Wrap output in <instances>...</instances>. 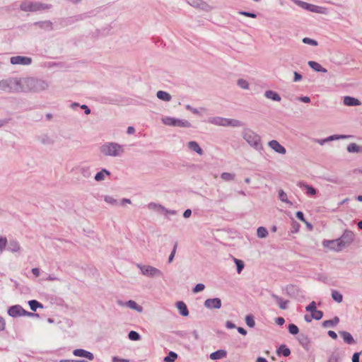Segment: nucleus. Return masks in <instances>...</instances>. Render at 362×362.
Returning a JSON list of instances; mask_svg holds the SVG:
<instances>
[{"label":"nucleus","instance_id":"8fccbe9b","mask_svg":"<svg viewBox=\"0 0 362 362\" xmlns=\"http://www.w3.org/2000/svg\"><path fill=\"white\" fill-rule=\"evenodd\" d=\"M237 84L239 87H240L243 89L247 90L249 88V83L245 79L239 78L237 81Z\"/></svg>","mask_w":362,"mask_h":362},{"label":"nucleus","instance_id":"20e7f679","mask_svg":"<svg viewBox=\"0 0 362 362\" xmlns=\"http://www.w3.org/2000/svg\"><path fill=\"white\" fill-rule=\"evenodd\" d=\"M100 152L106 156H119L123 153L122 146L114 142H107L100 146Z\"/></svg>","mask_w":362,"mask_h":362},{"label":"nucleus","instance_id":"6e6552de","mask_svg":"<svg viewBox=\"0 0 362 362\" xmlns=\"http://www.w3.org/2000/svg\"><path fill=\"white\" fill-rule=\"evenodd\" d=\"M355 235L353 231L346 229L343 234L338 238L339 250H343L344 247L349 246L354 240Z\"/></svg>","mask_w":362,"mask_h":362},{"label":"nucleus","instance_id":"c756f323","mask_svg":"<svg viewBox=\"0 0 362 362\" xmlns=\"http://www.w3.org/2000/svg\"><path fill=\"white\" fill-rule=\"evenodd\" d=\"M227 351L224 349H218L210 354V358L211 360H218L226 357Z\"/></svg>","mask_w":362,"mask_h":362},{"label":"nucleus","instance_id":"412c9836","mask_svg":"<svg viewBox=\"0 0 362 362\" xmlns=\"http://www.w3.org/2000/svg\"><path fill=\"white\" fill-rule=\"evenodd\" d=\"M343 103L346 106H358L361 104L358 99L349 95L344 97Z\"/></svg>","mask_w":362,"mask_h":362},{"label":"nucleus","instance_id":"774afa93","mask_svg":"<svg viewBox=\"0 0 362 362\" xmlns=\"http://www.w3.org/2000/svg\"><path fill=\"white\" fill-rule=\"evenodd\" d=\"M59 362H88L85 359H79V360H69V359H63L60 360Z\"/></svg>","mask_w":362,"mask_h":362},{"label":"nucleus","instance_id":"aec40b11","mask_svg":"<svg viewBox=\"0 0 362 362\" xmlns=\"http://www.w3.org/2000/svg\"><path fill=\"white\" fill-rule=\"evenodd\" d=\"M297 340L304 349L308 351L310 349V340L308 335L300 333L297 337Z\"/></svg>","mask_w":362,"mask_h":362},{"label":"nucleus","instance_id":"dca6fc26","mask_svg":"<svg viewBox=\"0 0 362 362\" xmlns=\"http://www.w3.org/2000/svg\"><path fill=\"white\" fill-rule=\"evenodd\" d=\"M268 145L276 153L279 154H285L286 153V148L276 140H272L269 141Z\"/></svg>","mask_w":362,"mask_h":362},{"label":"nucleus","instance_id":"f704fd0d","mask_svg":"<svg viewBox=\"0 0 362 362\" xmlns=\"http://www.w3.org/2000/svg\"><path fill=\"white\" fill-rule=\"evenodd\" d=\"M28 305L30 306V308L33 311H36L37 308H42L43 305L37 301V300H30L28 301Z\"/></svg>","mask_w":362,"mask_h":362},{"label":"nucleus","instance_id":"f8f14e48","mask_svg":"<svg viewBox=\"0 0 362 362\" xmlns=\"http://www.w3.org/2000/svg\"><path fill=\"white\" fill-rule=\"evenodd\" d=\"M12 64L29 65L32 63V58L25 56H16L10 59Z\"/></svg>","mask_w":362,"mask_h":362},{"label":"nucleus","instance_id":"72a5a7b5","mask_svg":"<svg viewBox=\"0 0 362 362\" xmlns=\"http://www.w3.org/2000/svg\"><path fill=\"white\" fill-rule=\"evenodd\" d=\"M157 98L163 101L168 102L171 100L172 97L170 93L163 90H158L156 93Z\"/></svg>","mask_w":362,"mask_h":362},{"label":"nucleus","instance_id":"69168bd1","mask_svg":"<svg viewBox=\"0 0 362 362\" xmlns=\"http://www.w3.org/2000/svg\"><path fill=\"white\" fill-rule=\"evenodd\" d=\"M112 362H129V360L126 358H121L118 356H113L112 358Z\"/></svg>","mask_w":362,"mask_h":362},{"label":"nucleus","instance_id":"393cba45","mask_svg":"<svg viewBox=\"0 0 362 362\" xmlns=\"http://www.w3.org/2000/svg\"><path fill=\"white\" fill-rule=\"evenodd\" d=\"M264 96L267 98L270 99L273 101L279 102L281 100V98L279 95V94L277 92L272 90H266L264 92Z\"/></svg>","mask_w":362,"mask_h":362},{"label":"nucleus","instance_id":"49530a36","mask_svg":"<svg viewBox=\"0 0 362 362\" xmlns=\"http://www.w3.org/2000/svg\"><path fill=\"white\" fill-rule=\"evenodd\" d=\"M288 330L289 333L292 335H296L299 332V329L298 326L293 323L288 325Z\"/></svg>","mask_w":362,"mask_h":362},{"label":"nucleus","instance_id":"0eeeda50","mask_svg":"<svg viewBox=\"0 0 362 362\" xmlns=\"http://www.w3.org/2000/svg\"><path fill=\"white\" fill-rule=\"evenodd\" d=\"M137 267L139 268L141 274L151 278L163 276V273L160 269L154 267L137 264Z\"/></svg>","mask_w":362,"mask_h":362},{"label":"nucleus","instance_id":"680f3d73","mask_svg":"<svg viewBox=\"0 0 362 362\" xmlns=\"http://www.w3.org/2000/svg\"><path fill=\"white\" fill-rule=\"evenodd\" d=\"M327 362H339V357L337 354L332 353L328 358Z\"/></svg>","mask_w":362,"mask_h":362},{"label":"nucleus","instance_id":"9b49d317","mask_svg":"<svg viewBox=\"0 0 362 362\" xmlns=\"http://www.w3.org/2000/svg\"><path fill=\"white\" fill-rule=\"evenodd\" d=\"M297 6H300V8L310 11L313 13H321L322 8L314 4H311L300 0H292Z\"/></svg>","mask_w":362,"mask_h":362},{"label":"nucleus","instance_id":"052dcab7","mask_svg":"<svg viewBox=\"0 0 362 362\" xmlns=\"http://www.w3.org/2000/svg\"><path fill=\"white\" fill-rule=\"evenodd\" d=\"M238 13L240 15L245 16L246 17H250V18H255L257 17V14L255 12L241 11H239Z\"/></svg>","mask_w":362,"mask_h":362},{"label":"nucleus","instance_id":"c85d7f7f","mask_svg":"<svg viewBox=\"0 0 362 362\" xmlns=\"http://www.w3.org/2000/svg\"><path fill=\"white\" fill-rule=\"evenodd\" d=\"M308 66L314 71L317 72L327 73V70L322 67L318 62L315 61H309L308 62Z\"/></svg>","mask_w":362,"mask_h":362},{"label":"nucleus","instance_id":"603ef678","mask_svg":"<svg viewBox=\"0 0 362 362\" xmlns=\"http://www.w3.org/2000/svg\"><path fill=\"white\" fill-rule=\"evenodd\" d=\"M279 199L283 202L291 204L288 199L286 193L283 189L279 191Z\"/></svg>","mask_w":362,"mask_h":362},{"label":"nucleus","instance_id":"3c124183","mask_svg":"<svg viewBox=\"0 0 362 362\" xmlns=\"http://www.w3.org/2000/svg\"><path fill=\"white\" fill-rule=\"evenodd\" d=\"M324 313L321 310H316L315 312L311 313V317L316 320H320L322 318Z\"/></svg>","mask_w":362,"mask_h":362},{"label":"nucleus","instance_id":"e433bc0d","mask_svg":"<svg viewBox=\"0 0 362 362\" xmlns=\"http://www.w3.org/2000/svg\"><path fill=\"white\" fill-rule=\"evenodd\" d=\"M300 186L301 187H305V189H306V194L308 195L313 196V195L316 194V193H317V190L311 185H309L308 184L301 185V183H300Z\"/></svg>","mask_w":362,"mask_h":362},{"label":"nucleus","instance_id":"f03ea898","mask_svg":"<svg viewBox=\"0 0 362 362\" xmlns=\"http://www.w3.org/2000/svg\"><path fill=\"white\" fill-rule=\"evenodd\" d=\"M24 85L29 91L32 92H40L49 87L47 81L33 77L25 78L24 80Z\"/></svg>","mask_w":362,"mask_h":362},{"label":"nucleus","instance_id":"423d86ee","mask_svg":"<svg viewBox=\"0 0 362 362\" xmlns=\"http://www.w3.org/2000/svg\"><path fill=\"white\" fill-rule=\"evenodd\" d=\"M209 122L216 125L223 126V127H242L243 125V122L238 119H228L221 117H214L209 119Z\"/></svg>","mask_w":362,"mask_h":362},{"label":"nucleus","instance_id":"f257e3e1","mask_svg":"<svg viewBox=\"0 0 362 362\" xmlns=\"http://www.w3.org/2000/svg\"><path fill=\"white\" fill-rule=\"evenodd\" d=\"M243 138L256 151L261 152L264 150L261 136L250 129H245L242 132Z\"/></svg>","mask_w":362,"mask_h":362},{"label":"nucleus","instance_id":"37998d69","mask_svg":"<svg viewBox=\"0 0 362 362\" xmlns=\"http://www.w3.org/2000/svg\"><path fill=\"white\" fill-rule=\"evenodd\" d=\"M235 177V174L230 173L224 172L221 174V178L225 181L233 180Z\"/></svg>","mask_w":362,"mask_h":362},{"label":"nucleus","instance_id":"ddd939ff","mask_svg":"<svg viewBox=\"0 0 362 362\" xmlns=\"http://www.w3.org/2000/svg\"><path fill=\"white\" fill-rule=\"evenodd\" d=\"M204 305L209 309H219L221 307V300L219 298H208Z\"/></svg>","mask_w":362,"mask_h":362},{"label":"nucleus","instance_id":"5fc2aeb1","mask_svg":"<svg viewBox=\"0 0 362 362\" xmlns=\"http://www.w3.org/2000/svg\"><path fill=\"white\" fill-rule=\"evenodd\" d=\"M302 41L304 44L310 45L312 46H317L318 45V42L315 40L307 37H304Z\"/></svg>","mask_w":362,"mask_h":362},{"label":"nucleus","instance_id":"a211bd4d","mask_svg":"<svg viewBox=\"0 0 362 362\" xmlns=\"http://www.w3.org/2000/svg\"><path fill=\"white\" fill-rule=\"evenodd\" d=\"M117 304L121 306L126 305L127 307H128L132 310H136L137 312H139V313H141L143 310V308L141 305H138L133 300H129L125 303L119 300H117Z\"/></svg>","mask_w":362,"mask_h":362},{"label":"nucleus","instance_id":"5701e85b","mask_svg":"<svg viewBox=\"0 0 362 362\" xmlns=\"http://www.w3.org/2000/svg\"><path fill=\"white\" fill-rule=\"evenodd\" d=\"M176 307L178 309L180 315L183 317H187L189 315L188 308L183 301H177L176 303Z\"/></svg>","mask_w":362,"mask_h":362},{"label":"nucleus","instance_id":"6e6d98bb","mask_svg":"<svg viewBox=\"0 0 362 362\" xmlns=\"http://www.w3.org/2000/svg\"><path fill=\"white\" fill-rule=\"evenodd\" d=\"M177 242H175V244H174V246H173V248L171 251V253L170 255H169V257H168V263H171L175 257V253H176V250H177Z\"/></svg>","mask_w":362,"mask_h":362},{"label":"nucleus","instance_id":"6ab92c4d","mask_svg":"<svg viewBox=\"0 0 362 362\" xmlns=\"http://www.w3.org/2000/svg\"><path fill=\"white\" fill-rule=\"evenodd\" d=\"M187 2L190 6L204 11H209L210 8V6L202 0H187Z\"/></svg>","mask_w":362,"mask_h":362},{"label":"nucleus","instance_id":"473e14b6","mask_svg":"<svg viewBox=\"0 0 362 362\" xmlns=\"http://www.w3.org/2000/svg\"><path fill=\"white\" fill-rule=\"evenodd\" d=\"M105 175H110V172L105 168H103L100 172L95 174L94 179L97 182H100L104 180Z\"/></svg>","mask_w":362,"mask_h":362},{"label":"nucleus","instance_id":"2eb2a0df","mask_svg":"<svg viewBox=\"0 0 362 362\" xmlns=\"http://www.w3.org/2000/svg\"><path fill=\"white\" fill-rule=\"evenodd\" d=\"M339 241L338 240V238L334 240H324L322 243V246L324 247L329 248L330 250L334 251V252H340L342 250H339L338 243Z\"/></svg>","mask_w":362,"mask_h":362},{"label":"nucleus","instance_id":"2f4dec72","mask_svg":"<svg viewBox=\"0 0 362 362\" xmlns=\"http://www.w3.org/2000/svg\"><path fill=\"white\" fill-rule=\"evenodd\" d=\"M21 250L19 243L16 240H10L8 245V250L12 252H18Z\"/></svg>","mask_w":362,"mask_h":362},{"label":"nucleus","instance_id":"a18cd8bd","mask_svg":"<svg viewBox=\"0 0 362 362\" xmlns=\"http://www.w3.org/2000/svg\"><path fill=\"white\" fill-rule=\"evenodd\" d=\"M245 323L249 327H250V328L254 327L255 326V321L253 315H246Z\"/></svg>","mask_w":362,"mask_h":362},{"label":"nucleus","instance_id":"c9c22d12","mask_svg":"<svg viewBox=\"0 0 362 362\" xmlns=\"http://www.w3.org/2000/svg\"><path fill=\"white\" fill-rule=\"evenodd\" d=\"M81 174L86 178H89L91 176V170L89 166H81L78 168Z\"/></svg>","mask_w":362,"mask_h":362},{"label":"nucleus","instance_id":"39448f33","mask_svg":"<svg viewBox=\"0 0 362 362\" xmlns=\"http://www.w3.org/2000/svg\"><path fill=\"white\" fill-rule=\"evenodd\" d=\"M21 88V81L16 78H11L0 81V90L6 92H16Z\"/></svg>","mask_w":362,"mask_h":362},{"label":"nucleus","instance_id":"ea45409f","mask_svg":"<svg viewBox=\"0 0 362 362\" xmlns=\"http://www.w3.org/2000/svg\"><path fill=\"white\" fill-rule=\"evenodd\" d=\"M233 260L236 265L237 273L240 274L245 267L243 261L236 258H233Z\"/></svg>","mask_w":362,"mask_h":362},{"label":"nucleus","instance_id":"4c0bfd02","mask_svg":"<svg viewBox=\"0 0 362 362\" xmlns=\"http://www.w3.org/2000/svg\"><path fill=\"white\" fill-rule=\"evenodd\" d=\"M257 235L259 238H266L268 235V230L265 227L259 226L257 230Z\"/></svg>","mask_w":362,"mask_h":362},{"label":"nucleus","instance_id":"a19ab883","mask_svg":"<svg viewBox=\"0 0 362 362\" xmlns=\"http://www.w3.org/2000/svg\"><path fill=\"white\" fill-rule=\"evenodd\" d=\"M332 298L337 303H341L343 300L342 294L336 290L332 291Z\"/></svg>","mask_w":362,"mask_h":362},{"label":"nucleus","instance_id":"7ed1b4c3","mask_svg":"<svg viewBox=\"0 0 362 362\" xmlns=\"http://www.w3.org/2000/svg\"><path fill=\"white\" fill-rule=\"evenodd\" d=\"M52 7V6L51 4L28 0H24L20 4V9L25 12H36L42 10L49 9Z\"/></svg>","mask_w":362,"mask_h":362},{"label":"nucleus","instance_id":"864d4df0","mask_svg":"<svg viewBox=\"0 0 362 362\" xmlns=\"http://www.w3.org/2000/svg\"><path fill=\"white\" fill-rule=\"evenodd\" d=\"M104 200L105 202L111 205H117L118 204L117 200L111 196L105 195L104 197Z\"/></svg>","mask_w":362,"mask_h":362},{"label":"nucleus","instance_id":"cd10ccee","mask_svg":"<svg viewBox=\"0 0 362 362\" xmlns=\"http://www.w3.org/2000/svg\"><path fill=\"white\" fill-rule=\"evenodd\" d=\"M276 354L278 356L288 357L291 354V350L286 344H281L276 349Z\"/></svg>","mask_w":362,"mask_h":362},{"label":"nucleus","instance_id":"4be33fe9","mask_svg":"<svg viewBox=\"0 0 362 362\" xmlns=\"http://www.w3.org/2000/svg\"><path fill=\"white\" fill-rule=\"evenodd\" d=\"M188 148L192 151L196 152L197 154L202 156L204 153L203 149L200 147L199 144L195 141H189L187 144Z\"/></svg>","mask_w":362,"mask_h":362},{"label":"nucleus","instance_id":"58836bf2","mask_svg":"<svg viewBox=\"0 0 362 362\" xmlns=\"http://www.w3.org/2000/svg\"><path fill=\"white\" fill-rule=\"evenodd\" d=\"M351 135H344V134H333L327 137V140L329 141H332L338 139H344L351 137Z\"/></svg>","mask_w":362,"mask_h":362},{"label":"nucleus","instance_id":"c03bdc74","mask_svg":"<svg viewBox=\"0 0 362 362\" xmlns=\"http://www.w3.org/2000/svg\"><path fill=\"white\" fill-rule=\"evenodd\" d=\"M128 338L132 341H139L141 339V335L137 332L132 330L128 334Z\"/></svg>","mask_w":362,"mask_h":362},{"label":"nucleus","instance_id":"f3484780","mask_svg":"<svg viewBox=\"0 0 362 362\" xmlns=\"http://www.w3.org/2000/svg\"><path fill=\"white\" fill-rule=\"evenodd\" d=\"M73 354L75 356H78V357H81V358H87L90 361H92L94 359V355L93 353L88 351H86L85 349H74L73 351Z\"/></svg>","mask_w":362,"mask_h":362},{"label":"nucleus","instance_id":"09e8293b","mask_svg":"<svg viewBox=\"0 0 362 362\" xmlns=\"http://www.w3.org/2000/svg\"><path fill=\"white\" fill-rule=\"evenodd\" d=\"M148 207L150 209L157 210L160 212L162 209H164V206L160 204H156L154 202H151L148 204Z\"/></svg>","mask_w":362,"mask_h":362},{"label":"nucleus","instance_id":"0e129e2a","mask_svg":"<svg viewBox=\"0 0 362 362\" xmlns=\"http://www.w3.org/2000/svg\"><path fill=\"white\" fill-rule=\"evenodd\" d=\"M296 216L298 220L301 221L302 222H305L304 214L302 211H297L296 214Z\"/></svg>","mask_w":362,"mask_h":362},{"label":"nucleus","instance_id":"e2e57ef3","mask_svg":"<svg viewBox=\"0 0 362 362\" xmlns=\"http://www.w3.org/2000/svg\"><path fill=\"white\" fill-rule=\"evenodd\" d=\"M299 228H300V224L298 223H297L296 221H293L291 233H295L298 232Z\"/></svg>","mask_w":362,"mask_h":362},{"label":"nucleus","instance_id":"de8ad7c7","mask_svg":"<svg viewBox=\"0 0 362 362\" xmlns=\"http://www.w3.org/2000/svg\"><path fill=\"white\" fill-rule=\"evenodd\" d=\"M358 145L351 143L347 146L346 150L349 153H358Z\"/></svg>","mask_w":362,"mask_h":362},{"label":"nucleus","instance_id":"4468645a","mask_svg":"<svg viewBox=\"0 0 362 362\" xmlns=\"http://www.w3.org/2000/svg\"><path fill=\"white\" fill-rule=\"evenodd\" d=\"M24 309L20 305H12L8 309V315L12 317H17L20 316H23V312Z\"/></svg>","mask_w":362,"mask_h":362},{"label":"nucleus","instance_id":"9d476101","mask_svg":"<svg viewBox=\"0 0 362 362\" xmlns=\"http://www.w3.org/2000/svg\"><path fill=\"white\" fill-rule=\"evenodd\" d=\"M286 293L291 298L299 300L303 298V291L296 285L289 284L285 287Z\"/></svg>","mask_w":362,"mask_h":362},{"label":"nucleus","instance_id":"79ce46f5","mask_svg":"<svg viewBox=\"0 0 362 362\" xmlns=\"http://www.w3.org/2000/svg\"><path fill=\"white\" fill-rule=\"evenodd\" d=\"M177 358V354L174 351H170L164 358V362H174Z\"/></svg>","mask_w":362,"mask_h":362},{"label":"nucleus","instance_id":"4d7b16f0","mask_svg":"<svg viewBox=\"0 0 362 362\" xmlns=\"http://www.w3.org/2000/svg\"><path fill=\"white\" fill-rule=\"evenodd\" d=\"M8 244V240L6 237H0V251L3 252Z\"/></svg>","mask_w":362,"mask_h":362},{"label":"nucleus","instance_id":"bb28decb","mask_svg":"<svg viewBox=\"0 0 362 362\" xmlns=\"http://www.w3.org/2000/svg\"><path fill=\"white\" fill-rule=\"evenodd\" d=\"M34 25L45 30L50 31L53 30V24L50 21H37L34 23Z\"/></svg>","mask_w":362,"mask_h":362},{"label":"nucleus","instance_id":"b1692460","mask_svg":"<svg viewBox=\"0 0 362 362\" xmlns=\"http://www.w3.org/2000/svg\"><path fill=\"white\" fill-rule=\"evenodd\" d=\"M339 334L343 338L344 341L347 344H354L356 343L354 337L349 332L346 331H339Z\"/></svg>","mask_w":362,"mask_h":362},{"label":"nucleus","instance_id":"7c9ffc66","mask_svg":"<svg viewBox=\"0 0 362 362\" xmlns=\"http://www.w3.org/2000/svg\"><path fill=\"white\" fill-rule=\"evenodd\" d=\"M339 322V318L337 316H334L332 320H325L322 323V326L324 328L333 327Z\"/></svg>","mask_w":362,"mask_h":362},{"label":"nucleus","instance_id":"1a4fd4ad","mask_svg":"<svg viewBox=\"0 0 362 362\" xmlns=\"http://www.w3.org/2000/svg\"><path fill=\"white\" fill-rule=\"evenodd\" d=\"M162 122L164 124L170 127H180L187 128L191 127V123L189 121L171 117H165L163 118Z\"/></svg>","mask_w":362,"mask_h":362},{"label":"nucleus","instance_id":"338daca9","mask_svg":"<svg viewBox=\"0 0 362 362\" xmlns=\"http://www.w3.org/2000/svg\"><path fill=\"white\" fill-rule=\"evenodd\" d=\"M352 362H360V353L355 352L352 356Z\"/></svg>","mask_w":362,"mask_h":362},{"label":"nucleus","instance_id":"13d9d810","mask_svg":"<svg viewBox=\"0 0 362 362\" xmlns=\"http://www.w3.org/2000/svg\"><path fill=\"white\" fill-rule=\"evenodd\" d=\"M205 288V285L203 284H197L195 285V286L192 288V291L194 293H199L200 291H202Z\"/></svg>","mask_w":362,"mask_h":362},{"label":"nucleus","instance_id":"bf43d9fd","mask_svg":"<svg viewBox=\"0 0 362 362\" xmlns=\"http://www.w3.org/2000/svg\"><path fill=\"white\" fill-rule=\"evenodd\" d=\"M306 311L313 313L315 312L316 308V303L315 301H312L310 304H308L305 308Z\"/></svg>","mask_w":362,"mask_h":362},{"label":"nucleus","instance_id":"a878e982","mask_svg":"<svg viewBox=\"0 0 362 362\" xmlns=\"http://www.w3.org/2000/svg\"><path fill=\"white\" fill-rule=\"evenodd\" d=\"M272 298L276 300L281 309L286 310L288 308V300H285L274 293L272 294Z\"/></svg>","mask_w":362,"mask_h":362}]
</instances>
